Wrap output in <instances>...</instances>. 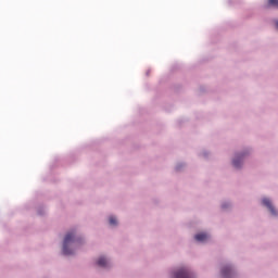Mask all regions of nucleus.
<instances>
[{
    "instance_id": "1",
    "label": "nucleus",
    "mask_w": 278,
    "mask_h": 278,
    "mask_svg": "<svg viewBox=\"0 0 278 278\" xmlns=\"http://www.w3.org/2000/svg\"><path fill=\"white\" fill-rule=\"evenodd\" d=\"M79 239H75V232H67L63 241V255H73V251L68 249L71 244H77Z\"/></svg>"
},
{
    "instance_id": "2",
    "label": "nucleus",
    "mask_w": 278,
    "mask_h": 278,
    "mask_svg": "<svg viewBox=\"0 0 278 278\" xmlns=\"http://www.w3.org/2000/svg\"><path fill=\"white\" fill-rule=\"evenodd\" d=\"M175 278H194L190 269L182 267L175 273Z\"/></svg>"
},
{
    "instance_id": "3",
    "label": "nucleus",
    "mask_w": 278,
    "mask_h": 278,
    "mask_svg": "<svg viewBox=\"0 0 278 278\" xmlns=\"http://www.w3.org/2000/svg\"><path fill=\"white\" fill-rule=\"evenodd\" d=\"M263 205H265V207L269 208V212L274 216H277V211L275 210V206H273V202H270V200L268 198L263 199Z\"/></svg>"
},
{
    "instance_id": "4",
    "label": "nucleus",
    "mask_w": 278,
    "mask_h": 278,
    "mask_svg": "<svg viewBox=\"0 0 278 278\" xmlns=\"http://www.w3.org/2000/svg\"><path fill=\"white\" fill-rule=\"evenodd\" d=\"M207 238H210V236H207V233H205V232L198 233L194 236V239L197 240V242H205V240H207Z\"/></svg>"
},
{
    "instance_id": "5",
    "label": "nucleus",
    "mask_w": 278,
    "mask_h": 278,
    "mask_svg": "<svg viewBox=\"0 0 278 278\" xmlns=\"http://www.w3.org/2000/svg\"><path fill=\"white\" fill-rule=\"evenodd\" d=\"M98 266H101V268L108 267V260L105 257H100L97 262Z\"/></svg>"
},
{
    "instance_id": "6",
    "label": "nucleus",
    "mask_w": 278,
    "mask_h": 278,
    "mask_svg": "<svg viewBox=\"0 0 278 278\" xmlns=\"http://www.w3.org/2000/svg\"><path fill=\"white\" fill-rule=\"evenodd\" d=\"M240 164H242V157L241 156H239V157H237L232 161V165L235 166V168H240Z\"/></svg>"
},
{
    "instance_id": "7",
    "label": "nucleus",
    "mask_w": 278,
    "mask_h": 278,
    "mask_svg": "<svg viewBox=\"0 0 278 278\" xmlns=\"http://www.w3.org/2000/svg\"><path fill=\"white\" fill-rule=\"evenodd\" d=\"M222 275L223 277H229V275H231V267H224L222 269Z\"/></svg>"
},
{
    "instance_id": "8",
    "label": "nucleus",
    "mask_w": 278,
    "mask_h": 278,
    "mask_svg": "<svg viewBox=\"0 0 278 278\" xmlns=\"http://www.w3.org/2000/svg\"><path fill=\"white\" fill-rule=\"evenodd\" d=\"M109 223H110V225H117L118 224V222L116 220V217H114V216H111L109 218Z\"/></svg>"
},
{
    "instance_id": "9",
    "label": "nucleus",
    "mask_w": 278,
    "mask_h": 278,
    "mask_svg": "<svg viewBox=\"0 0 278 278\" xmlns=\"http://www.w3.org/2000/svg\"><path fill=\"white\" fill-rule=\"evenodd\" d=\"M268 5H274L275 8H278V0H268Z\"/></svg>"
},
{
    "instance_id": "10",
    "label": "nucleus",
    "mask_w": 278,
    "mask_h": 278,
    "mask_svg": "<svg viewBox=\"0 0 278 278\" xmlns=\"http://www.w3.org/2000/svg\"><path fill=\"white\" fill-rule=\"evenodd\" d=\"M223 207L225 208L226 206H225V205H223Z\"/></svg>"
}]
</instances>
